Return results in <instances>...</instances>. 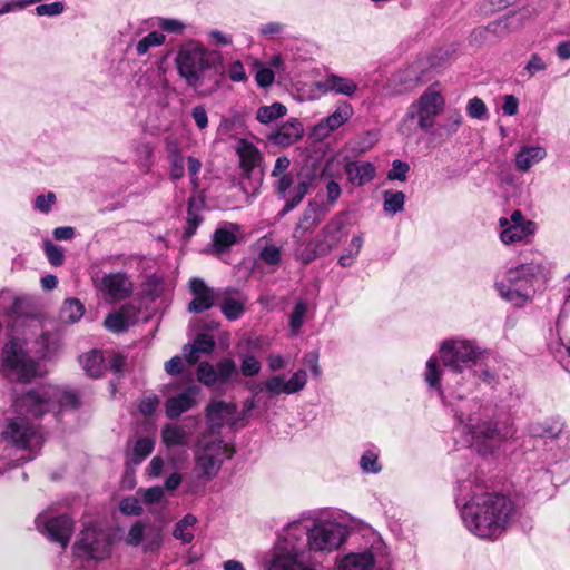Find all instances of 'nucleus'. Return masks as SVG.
Listing matches in <instances>:
<instances>
[{
  "label": "nucleus",
  "mask_w": 570,
  "mask_h": 570,
  "mask_svg": "<svg viewBox=\"0 0 570 570\" xmlns=\"http://www.w3.org/2000/svg\"><path fill=\"white\" fill-rule=\"evenodd\" d=\"M304 135V128L299 120L291 119L276 131L269 134L268 139L275 145L288 147L298 141Z\"/></svg>",
  "instance_id": "cd10ccee"
},
{
  "label": "nucleus",
  "mask_w": 570,
  "mask_h": 570,
  "mask_svg": "<svg viewBox=\"0 0 570 570\" xmlns=\"http://www.w3.org/2000/svg\"><path fill=\"white\" fill-rule=\"evenodd\" d=\"M399 81L405 89H412L424 81L423 69L420 63H414L399 73Z\"/></svg>",
  "instance_id": "79ce46f5"
},
{
  "label": "nucleus",
  "mask_w": 570,
  "mask_h": 570,
  "mask_svg": "<svg viewBox=\"0 0 570 570\" xmlns=\"http://www.w3.org/2000/svg\"><path fill=\"white\" fill-rule=\"evenodd\" d=\"M234 450L222 439H210L204 435L198 442L194 451L195 475L205 482L214 480L223 463L230 459Z\"/></svg>",
  "instance_id": "423d86ee"
},
{
  "label": "nucleus",
  "mask_w": 570,
  "mask_h": 570,
  "mask_svg": "<svg viewBox=\"0 0 570 570\" xmlns=\"http://www.w3.org/2000/svg\"><path fill=\"white\" fill-rule=\"evenodd\" d=\"M155 442L150 438H140L132 449V461L136 464L141 463L154 450Z\"/></svg>",
  "instance_id": "09e8293b"
},
{
  "label": "nucleus",
  "mask_w": 570,
  "mask_h": 570,
  "mask_svg": "<svg viewBox=\"0 0 570 570\" xmlns=\"http://www.w3.org/2000/svg\"><path fill=\"white\" fill-rule=\"evenodd\" d=\"M548 67V61L540 53L533 52L525 61L522 69V75L527 76L528 78H533L540 73L546 72Z\"/></svg>",
  "instance_id": "37998d69"
},
{
  "label": "nucleus",
  "mask_w": 570,
  "mask_h": 570,
  "mask_svg": "<svg viewBox=\"0 0 570 570\" xmlns=\"http://www.w3.org/2000/svg\"><path fill=\"white\" fill-rule=\"evenodd\" d=\"M542 272L540 263L521 264L508 269L503 277L494 283V287L501 298L513 306L522 307L532 301Z\"/></svg>",
  "instance_id": "39448f33"
},
{
  "label": "nucleus",
  "mask_w": 570,
  "mask_h": 570,
  "mask_svg": "<svg viewBox=\"0 0 570 570\" xmlns=\"http://www.w3.org/2000/svg\"><path fill=\"white\" fill-rule=\"evenodd\" d=\"M306 529L301 522L289 523L264 559L265 570H301L309 562L305 544Z\"/></svg>",
  "instance_id": "20e7f679"
},
{
  "label": "nucleus",
  "mask_w": 570,
  "mask_h": 570,
  "mask_svg": "<svg viewBox=\"0 0 570 570\" xmlns=\"http://www.w3.org/2000/svg\"><path fill=\"white\" fill-rule=\"evenodd\" d=\"M199 394L200 389L197 385H191L169 397L165 403L166 415L169 419L179 417L199 403Z\"/></svg>",
  "instance_id": "412c9836"
},
{
  "label": "nucleus",
  "mask_w": 570,
  "mask_h": 570,
  "mask_svg": "<svg viewBox=\"0 0 570 570\" xmlns=\"http://www.w3.org/2000/svg\"><path fill=\"white\" fill-rule=\"evenodd\" d=\"M217 304L222 313L229 321L239 318L245 311L244 299L240 298L239 292L230 287L219 288Z\"/></svg>",
  "instance_id": "393cba45"
},
{
  "label": "nucleus",
  "mask_w": 570,
  "mask_h": 570,
  "mask_svg": "<svg viewBox=\"0 0 570 570\" xmlns=\"http://www.w3.org/2000/svg\"><path fill=\"white\" fill-rule=\"evenodd\" d=\"M202 222L203 217L200 216L199 212L195 209L194 200H189L184 238L189 239L195 234Z\"/></svg>",
  "instance_id": "3c124183"
},
{
  "label": "nucleus",
  "mask_w": 570,
  "mask_h": 570,
  "mask_svg": "<svg viewBox=\"0 0 570 570\" xmlns=\"http://www.w3.org/2000/svg\"><path fill=\"white\" fill-rule=\"evenodd\" d=\"M287 112V108L281 102H274L271 106H263L258 108L256 118L262 124H269Z\"/></svg>",
  "instance_id": "c03bdc74"
},
{
  "label": "nucleus",
  "mask_w": 570,
  "mask_h": 570,
  "mask_svg": "<svg viewBox=\"0 0 570 570\" xmlns=\"http://www.w3.org/2000/svg\"><path fill=\"white\" fill-rule=\"evenodd\" d=\"M238 420L234 402L213 400L206 406V422L212 434H218L225 425H237Z\"/></svg>",
  "instance_id": "f3484780"
},
{
  "label": "nucleus",
  "mask_w": 570,
  "mask_h": 570,
  "mask_svg": "<svg viewBox=\"0 0 570 570\" xmlns=\"http://www.w3.org/2000/svg\"><path fill=\"white\" fill-rule=\"evenodd\" d=\"M65 11V3L61 1H55L51 3L38 4L35 8V13L39 17H57Z\"/></svg>",
  "instance_id": "6e6d98bb"
},
{
  "label": "nucleus",
  "mask_w": 570,
  "mask_h": 570,
  "mask_svg": "<svg viewBox=\"0 0 570 570\" xmlns=\"http://www.w3.org/2000/svg\"><path fill=\"white\" fill-rule=\"evenodd\" d=\"M277 181L275 184V188L279 195L284 198H287L286 204L282 210V214L285 215L288 212L293 210L305 197L308 193L311 181L308 179L299 180L293 189H291L294 177L292 174L287 173L284 175H279Z\"/></svg>",
  "instance_id": "6ab92c4d"
},
{
  "label": "nucleus",
  "mask_w": 570,
  "mask_h": 570,
  "mask_svg": "<svg viewBox=\"0 0 570 570\" xmlns=\"http://www.w3.org/2000/svg\"><path fill=\"white\" fill-rule=\"evenodd\" d=\"M175 63L179 77L198 96H210L220 88L225 73L220 52L189 40L179 47Z\"/></svg>",
  "instance_id": "7ed1b4c3"
},
{
  "label": "nucleus",
  "mask_w": 570,
  "mask_h": 570,
  "mask_svg": "<svg viewBox=\"0 0 570 570\" xmlns=\"http://www.w3.org/2000/svg\"><path fill=\"white\" fill-rule=\"evenodd\" d=\"M354 114L353 107L348 102L340 104L336 109L323 119L316 127L315 132L320 137H326L331 131L338 129L347 122Z\"/></svg>",
  "instance_id": "5701e85b"
},
{
  "label": "nucleus",
  "mask_w": 570,
  "mask_h": 570,
  "mask_svg": "<svg viewBox=\"0 0 570 570\" xmlns=\"http://www.w3.org/2000/svg\"><path fill=\"white\" fill-rule=\"evenodd\" d=\"M198 381L207 386H210L217 382L216 367L207 362H203L197 368Z\"/></svg>",
  "instance_id": "4d7b16f0"
},
{
  "label": "nucleus",
  "mask_w": 570,
  "mask_h": 570,
  "mask_svg": "<svg viewBox=\"0 0 570 570\" xmlns=\"http://www.w3.org/2000/svg\"><path fill=\"white\" fill-rule=\"evenodd\" d=\"M317 87L324 92H335L347 97H352L358 89L354 80L334 73L320 81Z\"/></svg>",
  "instance_id": "c85d7f7f"
},
{
  "label": "nucleus",
  "mask_w": 570,
  "mask_h": 570,
  "mask_svg": "<svg viewBox=\"0 0 570 570\" xmlns=\"http://www.w3.org/2000/svg\"><path fill=\"white\" fill-rule=\"evenodd\" d=\"M383 209L390 215H395L404 210L405 194L403 191L385 190L383 193Z\"/></svg>",
  "instance_id": "ea45409f"
},
{
  "label": "nucleus",
  "mask_w": 570,
  "mask_h": 570,
  "mask_svg": "<svg viewBox=\"0 0 570 570\" xmlns=\"http://www.w3.org/2000/svg\"><path fill=\"white\" fill-rule=\"evenodd\" d=\"M56 203V195L52 191L47 194L38 195L35 200V208L41 213H49L52 205Z\"/></svg>",
  "instance_id": "774afa93"
},
{
  "label": "nucleus",
  "mask_w": 570,
  "mask_h": 570,
  "mask_svg": "<svg viewBox=\"0 0 570 570\" xmlns=\"http://www.w3.org/2000/svg\"><path fill=\"white\" fill-rule=\"evenodd\" d=\"M165 42V36L158 31H151L140 39L136 45V51L139 56L146 55L150 48L159 47Z\"/></svg>",
  "instance_id": "de8ad7c7"
},
{
  "label": "nucleus",
  "mask_w": 570,
  "mask_h": 570,
  "mask_svg": "<svg viewBox=\"0 0 570 570\" xmlns=\"http://www.w3.org/2000/svg\"><path fill=\"white\" fill-rule=\"evenodd\" d=\"M190 439V432L183 425L168 423L161 429V441L168 448L186 446Z\"/></svg>",
  "instance_id": "473e14b6"
},
{
  "label": "nucleus",
  "mask_w": 570,
  "mask_h": 570,
  "mask_svg": "<svg viewBox=\"0 0 570 570\" xmlns=\"http://www.w3.org/2000/svg\"><path fill=\"white\" fill-rule=\"evenodd\" d=\"M79 395L72 391L52 385H42L17 399L13 403L16 417L8 422L3 436L19 449L35 450L42 444V435L31 419H39L45 413L60 409H77Z\"/></svg>",
  "instance_id": "f03ea898"
},
{
  "label": "nucleus",
  "mask_w": 570,
  "mask_h": 570,
  "mask_svg": "<svg viewBox=\"0 0 570 570\" xmlns=\"http://www.w3.org/2000/svg\"><path fill=\"white\" fill-rule=\"evenodd\" d=\"M466 112L473 119H483L488 112V108L482 99L474 97L469 100Z\"/></svg>",
  "instance_id": "052dcab7"
},
{
  "label": "nucleus",
  "mask_w": 570,
  "mask_h": 570,
  "mask_svg": "<svg viewBox=\"0 0 570 570\" xmlns=\"http://www.w3.org/2000/svg\"><path fill=\"white\" fill-rule=\"evenodd\" d=\"M458 419L462 424V433L470 436L469 445L482 455L491 453L501 440L513 434L510 428H499L497 423L482 421L476 413L466 417V422L463 415H458Z\"/></svg>",
  "instance_id": "0eeeda50"
},
{
  "label": "nucleus",
  "mask_w": 570,
  "mask_h": 570,
  "mask_svg": "<svg viewBox=\"0 0 570 570\" xmlns=\"http://www.w3.org/2000/svg\"><path fill=\"white\" fill-rule=\"evenodd\" d=\"M410 166L407 163L395 159L392 163V168L387 173V179L405 181Z\"/></svg>",
  "instance_id": "13d9d810"
},
{
  "label": "nucleus",
  "mask_w": 570,
  "mask_h": 570,
  "mask_svg": "<svg viewBox=\"0 0 570 570\" xmlns=\"http://www.w3.org/2000/svg\"><path fill=\"white\" fill-rule=\"evenodd\" d=\"M324 214L325 212H323L321 206L312 204L308 205L293 232V240L295 246L302 247L304 245L306 233L321 223Z\"/></svg>",
  "instance_id": "b1692460"
},
{
  "label": "nucleus",
  "mask_w": 570,
  "mask_h": 570,
  "mask_svg": "<svg viewBox=\"0 0 570 570\" xmlns=\"http://www.w3.org/2000/svg\"><path fill=\"white\" fill-rule=\"evenodd\" d=\"M439 354L443 366L455 373H462L476 363L482 350L474 341L451 338L440 344Z\"/></svg>",
  "instance_id": "f8f14e48"
},
{
  "label": "nucleus",
  "mask_w": 570,
  "mask_h": 570,
  "mask_svg": "<svg viewBox=\"0 0 570 570\" xmlns=\"http://www.w3.org/2000/svg\"><path fill=\"white\" fill-rule=\"evenodd\" d=\"M120 511L128 515H139L142 511L139 499L136 497L124 498L120 502Z\"/></svg>",
  "instance_id": "69168bd1"
},
{
  "label": "nucleus",
  "mask_w": 570,
  "mask_h": 570,
  "mask_svg": "<svg viewBox=\"0 0 570 570\" xmlns=\"http://www.w3.org/2000/svg\"><path fill=\"white\" fill-rule=\"evenodd\" d=\"M94 286L101 293L105 299L118 302L129 297L132 293V282L126 273L117 272L99 276H91Z\"/></svg>",
  "instance_id": "dca6fc26"
},
{
  "label": "nucleus",
  "mask_w": 570,
  "mask_h": 570,
  "mask_svg": "<svg viewBox=\"0 0 570 570\" xmlns=\"http://www.w3.org/2000/svg\"><path fill=\"white\" fill-rule=\"evenodd\" d=\"M375 563V557L371 550L350 553L345 556L338 564L340 570H372Z\"/></svg>",
  "instance_id": "72a5a7b5"
},
{
  "label": "nucleus",
  "mask_w": 570,
  "mask_h": 570,
  "mask_svg": "<svg viewBox=\"0 0 570 570\" xmlns=\"http://www.w3.org/2000/svg\"><path fill=\"white\" fill-rule=\"evenodd\" d=\"M168 159L170 164V177L175 180L183 178L185 175V159L181 151L177 147L171 148Z\"/></svg>",
  "instance_id": "49530a36"
},
{
  "label": "nucleus",
  "mask_w": 570,
  "mask_h": 570,
  "mask_svg": "<svg viewBox=\"0 0 570 570\" xmlns=\"http://www.w3.org/2000/svg\"><path fill=\"white\" fill-rule=\"evenodd\" d=\"M287 26L278 21H269L261 24L258 33L266 40L281 39L285 36Z\"/></svg>",
  "instance_id": "a18cd8bd"
},
{
  "label": "nucleus",
  "mask_w": 570,
  "mask_h": 570,
  "mask_svg": "<svg viewBox=\"0 0 570 570\" xmlns=\"http://www.w3.org/2000/svg\"><path fill=\"white\" fill-rule=\"evenodd\" d=\"M548 153L543 146L525 145L522 146L514 157V166L518 171L527 173L534 165L539 164L547 157Z\"/></svg>",
  "instance_id": "bb28decb"
},
{
  "label": "nucleus",
  "mask_w": 570,
  "mask_h": 570,
  "mask_svg": "<svg viewBox=\"0 0 570 570\" xmlns=\"http://www.w3.org/2000/svg\"><path fill=\"white\" fill-rule=\"evenodd\" d=\"M262 364L254 355H246L240 365V371L245 376H255L261 372Z\"/></svg>",
  "instance_id": "e2e57ef3"
},
{
  "label": "nucleus",
  "mask_w": 570,
  "mask_h": 570,
  "mask_svg": "<svg viewBox=\"0 0 570 570\" xmlns=\"http://www.w3.org/2000/svg\"><path fill=\"white\" fill-rule=\"evenodd\" d=\"M440 356H431L425 364L423 379L429 390L435 392L439 396L443 395L441 379L443 374V363L441 364Z\"/></svg>",
  "instance_id": "2f4dec72"
},
{
  "label": "nucleus",
  "mask_w": 570,
  "mask_h": 570,
  "mask_svg": "<svg viewBox=\"0 0 570 570\" xmlns=\"http://www.w3.org/2000/svg\"><path fill=\"white\" fill-rule=\"evenodd\" d=\"M444 105L443 96L433 87L428 88L417 101L407 108L400 131L404 135H410L411 132L406 129V125L409 121L417 119V127L429 132L434 127L435 118L442 112Z\"/></svg>",
  "instance_id": "9d476101"
},
{
  "label": "nucleus",
  "mask_w": 570,
  "mask_h": 570,
  "mask_svg": "<svg viewBox=\"0 0 570 570\" xmlns=\"http://www.w3.org/2000/svg\"><path fill=\"white\" fill-rule=\"evenodd\" d=\"M455 503L464 527L481 539L499 538L514 514L513 502L508 497L483 492L482 487L470 479L458 483Z\"/></svg>",
  "instance_id": "f257e3e1"
},
{
  "label": "nucleus",
  "mask_w": 570,
  "mask_h": 570,
  "mask_svg": "<svg viewBox=\"0 0 570 570\" xmlns=\"http://www.w3.org/2000/svg\"><path fill=\"white\" fill-rule=\"evenodd\" d=\"M239 234L240 226L238 224L223 223L212 237L210 253L215 255L226 253L237 243Z\"/></svg>",
  "instance_id": "4be33fe9"
},
{
  "label": "nucleus",
  "mask_w": 570,
  "mask_h": 570,
  "mask_svg": "<svg viewBox=\"0 0 570 570\" xmlns=\"http://www.w3.org/2000/svg\"><path fill=\"white\" fill-rule=\"evenodd\" d=\"M36 525L39 531L46 533L52 542L59 543L62 548L68 546L73 531L72 519L65 514L51 519L39 515L36 519Z\"/></svg>",
  "instance_id": "a211bd4d"
},
{
  "label": "nucleus",
  "mask_w": 570,
  "mask_h": 570,
  "mask_svg": "<svg viewBox=\"0 0 570 570\" xmlns=\"http://www.w3.org/2000/svg\"><path fill=\"white\" fill-rule=\"evenodd\" d=\"M308 305L305 301H298L289 315V327L293 334L298 333L307 312Z\"/></svg>",
  "instance_id": "603ef678"
},
{
  "label": "nucleus",
  "mask_w": 570,
  "mask_h": 570,
  "mask_svg": "<svg viewBox=\"0 0 570 570\" xmlns=\"http://www.w3.org/2000/svg\"><path fill=\"white\" fill-rule=\"evenodd\" d=\"M380 452L375 448H370L363 452L360 458V469L365 474H377L382 471V464L379 460Z\"/></svg>",
  "instance_id": "58836bf2"
},
{
  "label": "nucleus",
  "mask_w": 570,
  "mask_h": 570,
  "mask_svg": "<svg viewBox=\"0 0 570 570\" xmlns=\"http://www.w3.org/2000/svg\"><path fill=\"white\" fill-rule=\"evenodd\" d=\"M110 534L95 527L83 529L73 544V554L81 560L101 561L111 554Z\"/></svg>",
  "instance_id": "ddd939ff"
},
{
  "label": "nucleus",
  "mask_w": 570,
  "mask_h": 570,
  "mask_svg": "<svg viewBox=\"0 0 570 570\" xmlns=\"http://www.w3.org/2000/svg\"><path fill=\"white\" fill-rule=\"evenodd\" d=\"M343 227L342 215H335L314 238L307 243L304 242L302 247L295 246L296 257L301 263L307 265L318 257L328 255L341 244Z\"/></svg>",
  "instance_id": "6e6552de"
},
{
  "label": "nucleus",
  "mask_w": 570,
  "mask_h": 570,
  "mask_svg": "<svg viewBox=\"0 0 570 570\" xmlns=\"http://www.w3.org/2000/svg\"><path fill=\"white\" fill-rule=\"evenodd\" d=\"M305 534L306 556L311 551L332 552L337 550L345 541L347 531L341 523L332 520H320Z\"/></svg>",
  "instance_id": "9b49d317"
},
{
  "label": "nucleus",
  "mask_w": 570,
  "mask_h": 570,
  "mask_svg": "<svg viewBox=\"0 0 570 570\" xmlns=\"http://www.w3.org/2000/svg\"><path fill=\"white\" fill-rule=\"evenodd\" d=\"M308 375L303 368L295 371L289 379L284 374L269 376L263 383L255 386V392H266L271 397L281 394L292 395L303 391L307 384Z\"/></svg>",
  "instance_id": "2eb2a0df"
},
{
  "label": "nucleus",
  "mask_w": 570,
  "mask_h": 570,
  "mask_svg": "<svg viewBox=\"0 0 570 570\" xmlns=\"http://www.w3.org/2000/svg\"><path fill=\"white\" fill-rule=\"evenodd\" d=\"M138 494H141L142 501L146 504H153L159 502L164 497V489L159 485L151 487L148 489H139Z\"/></svg>",
  "instance_id": "338daca9"
},
{
  "label": "nucleus",
  "mask_w": 570,
  "mask_h": 570,
  "mask_svg": "<svg viewBox=\"0 0 570 570\" xmlns=\"http://www.w3.org/2000/svg\"><path fill=\"white\" fill-rule=\"evenodd\" d=\"M158 27L165 32L175 35H181L186 29V24L183 21L173 18H159Z\"/></svg>",
  "instance_id": "bf43d9fd"
},
{
  "label": "nucleus",
  "mask_w": 570,
  "mask_h": 570,
  "mask_svg": "<svg viewBox=\"0 0 570 570\" xmlns=\"http://www.w3.org/2000/svg\"><path fill=\"white\" fill-rule=\"evenodd\" d=\"M83 304L79 299L70 297L63 302L60 308L59 318L62 323L73 324L83 316Z\"/></svg>",
  "instance_id": "e433bc0d"
},
{
  "label": "nucleus",
  "mask_w": 570,
  "mask_h": 570,
  "mask_svg": "<svg viewBox=\"0 0 570 570\" xmlns=\"http://www.w3.org/2000/svg\"><path fill=\"white\" fill-rule=\"evenodd\" d=\"M189 291L193 299L188 304V311L191 313H203L217 304L219 288L215 289L205 284L200 278H191L189 282Z\"/></svg>",
  "instance_id": "aec40b11"
},
{
  "label": "nucleus",
  "mask_w": 570,
  "mask_h": 570,
  "mask_svg": "<svg viewBox=\"0 0 570 570\" xmlns=\"http://www.w3.org/2000/svg\"><path fill=\"white\" fill-rule=\"evenodd\" d=\"M197 523V518L193 514H186L179 520L173 531L175 539L183 543H190L194 540L193 528Z\"/></svg>",
  "instance_id": "4c0bfd02"
},
{
  "label": "nucleus",
  "mask_w": 570,
  "mask_h": 570,
  "mask_svg": "<svg viewBox=\"0 0 570 570\" xmlns=\"http://www.w3.org/2000/svg\"><path fill=\"white\" fill-rule=\"evenodd\" d=\"M122 314L117 312L109 314L104 322L105 326L114 333L125 332L128 327L126 321H122Z\"/></svg>",
  "instance_id": "0e129e2a"
},
{
  "label": "nucleus",
  "mask_w": 570,
  "mask_h": 570,
  "mask_svg": "<svg viewBox=\"0 0 570 570\" xmlns=\"http://www.w3.org/2000/svg\"><path fill=\"white\" fill-rule=\"evenodd\" d=\"M45 252H46L48 261L53 266L62 265L65 255H63V250H62L61 247H59V246L52 244L51 242L47 240L45 243Z\"/></svg>",
  "instance_id": "680f3d73"
},
{
  "label": "nucleus",
  "mask_w": 570,
  "mask_h": 570,
  "mask_svg": "<svg viewBox=\"0 0 570 570\" xmlns=\"http://www.w3.org/2000/svg\"><path fill=\"white\" fill-rule=\"evenodd\" d=\"M563 430V422L559 419H547L530 425V434L534 438L557 439Z\"/></svg>",
  "instance_id": "f704fd0d"
},
{
  "label": "nucleus",
  "mask_w": 570,
  "mask_h": 570,
  "mask_svg": "<svg viewBox=\"0 0 570 570\" xmlns=\"http://www.w3.org/2000/svg\"><path fill=\"white\" fill-rule=\"evenodd\" d=\"M500 240L504 245L527 242L534 235L537 224L527 219L521 210L515 209L509 217L499 218Z\"/></svg>",
  "instance_id": "4468645a"
},
{
  "label": "nucleus",
  "mask_w": 570,
  "mask_h": 570,
  "mask_svg": "<svg viewBox=\"0 0 570 570\" xmlns=\"http://www.w3.org/2000/svg\"><path fill=\"white\" fill-rule=\"evenodd\" d=\"M237 374V367L233 360L224 358L216 365L217 382L226 383L232 376Z\"/></svg>",
  "instance_id": "864d4df0"
},
{
  "label": "nucleus",
  "mask_w": 570,
  "mask_h": 570,
  "mask_svg": "<svg viewBox=\"0 0 570 570\" xmlns=\"http://www.w3.org/2000/svg\"><path fill=\"white\" fill-rule=\"evenodd\" d=\"M462 115L459 111L452 112L444 124L440 126V131L442 135L446 137H451L459 130L460 126L462 125Z\"/></svg>",
  "instance_id": "5fc2aeb1"
},
{
  "label": "nucleus",
  "mask_w": 570,
  "mask_h": 570,
  "mask_svg": "<svg viewBox=\"0 0 570 570\" xmlns=\"http://www.w3.org/2000/svg\"><path fill=\"white\" fill-rule=\"evenodd\" d=\"M2 356V371L9 381L27 383L40 373L39 364L29 356L24 342L19 338L4 345Z\"/></svg>",
  "instance_id": "1a4fd4ad"
},
{
  "label": "nucleus",
  "mask_w": 570,
  "mask_h": 570,
  "mask_svg": "<svg viewBox=\"0 0 570 570\" xmlns=\"http://www.w3.org/2000/svg\"><path fill=\"white\" fill-rule=\"evenodd\" d=\"M243 171L249 175L256 167L261 165L262 155L256 146L246 139H240L236 148Z\"/></svg>",
  "instance_id": "7c9ffc66"
},
{
  "label": "nucleus",
  "mask_w": 570,
  "mask_h": 570,
  "mask_svg": "<svg viewBox=\"0 0 570 570\" xmlns=\"http://www.w3.org/2000/svg\"><path fill=\"white\" fill-rule=\"evenodd\" d=\"M345 173L352 185L364 186L374 179L376 168L370 161H350L345 165Z\"/></svg>",
  "instance_id": "c756f323"
},
{
  "label": "nucleus",
  "mask_w": 570,
  "mask_h": 570,
  "mask_svg": "<svg viewBox=\"0 0 570 570\" xmlns=\"http://www.w3.org/2000/svg\"><path fill=\"white\" fill-rule=\"evenodd\" d=\"M37 345H39V348H37L36 353L40 357L45 358V357L50 356L58 350L59 340L57 336H55L52 334L43 333L41 335L40 341L37 342Z\"/></svg>",
  "instance_id": "8fccbe9b"
},
{
  "label": "nucleus",
  "mask_w": 570,
  "mask_h": 570,
  "mask_svg": "<svg viewBox=\"0 0 570 570\" xmlns=\"http://www.w3.org/2000/svg\"><path fill=\"white\" fill-rule=\"evenodd\" d=\"M364 244L362 234L354 235L345 252L338 257V264L342 267H350L354 264Z\"/></svg>",
  "instance_id": "a19ab883"
},
{
  "label": "nucleus",
  "mask_w": 570,
  "mask_h": 570,
  "mask_svg": "<svg viewBox=\"0 0 570 570\" xmlns=\"http://www.w3.org/2000/svg\"><path fill=\"white\" fill-rule=\"evenodd\" d=\"M79 362L86 373L91 377L101 376L106 368L102 353L97 350H92L81 355L79 357Z\"/></svg>",
  "instance_id": "c9c22d12"
},
{
  "label": "nucleus",
  "mask_w": 570,
  "mask_h": 570,
  "mask_svg": "<svg viewBox=\"0 0 570 570\" xmlns=\"http://www.w3.org/2000/svg\"><path fill=\"white\" fill-rule=\"evenodd\" d=\"M525 22V14L511 12L498 20L491 21L484 31L492 33L497 38H504L512 32L521 30Z\"/></svg>",
  "instance_id": "a878e982"
}]
</instances>
